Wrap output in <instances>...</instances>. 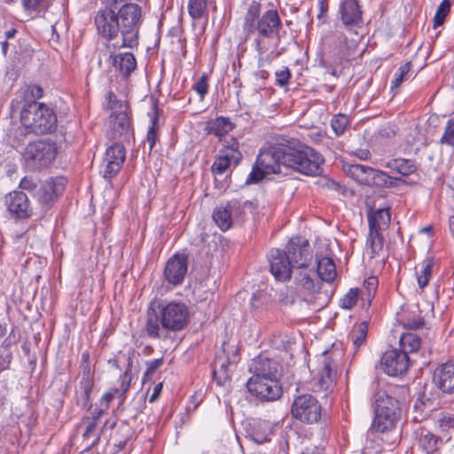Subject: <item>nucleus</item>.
I'll list each match as a JSON object with an SVG mask.
<instances>
[{
	"label": "nucleus",
	"mask_w": 454,
	"mask_h": 454,
	"mask_svg": "<svg viewBox=\"0 0 454 454\" xmlns=\"http://www.w3.org/2000/svg\"><path fill=\"white\" fill-rule=\"evenodd\" d=\"M323 157L313 148L299 144L297 146H269L260 151L255 168L247 177V183H256L265 175L282 174L283 169H294L306 176L321 173Z\"/></svg>",
	"instance_id": "obj_1"
},
{
	"label": "nucleus",
	"mask_w": 454,
	"mask_h": 454,
	"mask_svg": "<svg viewBox=\"0 0 454 454\" xmlns=\"http://www.w3.org/2000/svg\"><path fill=\"white\" fill-rule=\"evenodd\" d=\"M282 27L281 19L276 9H270L261 15V4L257 1L250 3L243 17L242 32L245 41L256 35L254 43L260 67L270 64L272 59L281 55V51H275L267 54L270 48V42L267 41L276 39L278 42L274 45L278 46Z\"/></svg>",
	"instance_id": "obj_2"
},
{
	"label": "nucleus",
	"mask_w": 454,
	"mask_h": 454,
	"mask_svg": "<svg viewBox=\"0 0 454 454\" xmlns=\"http://www.w3.org/2000/svg\"><path fill=\"white\" fill-rule=\"evenodd\" d=\"M152 302L147 309L145 333L152 339H165L166 332H177L184 329L189 321L187 306L180 301L159 303L154 308Z\"/></svg>",
	"instance_id": "obj_3"
},
{
	"label": "nucleus",
	"mask_w": 454,
	"mask_h": 454,
	"mask_svg": "<svg viewBox=\"0 0 454 454\" xmlns=\"http://www.w3.org/2000/svg\"><path fill=\"white\" fill-rule=\"evenodd\" d=\"M20 121L26 129L36 135L51 133L57 127V116L53 110L35 100L23 106Z\"/></svg>",
	"instance_id": "obj_4"
},
{
	"label": "nucleus",
	"mask_w": 454,
	"mask_h": 454,
	"mask_svg": "<svg viewBox=\"0 0 454 454\" xmlns=\"http://www.w3.org/2000/svg\"><path fill=\"white\" fill-rule=\"evenodd\" d=\"M141 12V6L135 3L124 4L115 12L122 36L121 47L132 48L137 43Z\"/></svg>",
	"instance_id": "obj_5"
},
{
	"label": "nucleus",
	"mask_w": 454,
	"mask_h": 454,
	"mask_svg": "<svg viewBox=\"0 0 454 454\" xmlns=\"http://www.w3.org/2000/svg\"><path fill=\"white\" fill-rule=\"evenodd\" d=\"M56 155V144L48 139H40L29 143L23 152V158L31 168H41L49 166Z\"/></svg>",
	"instance_id": "obj_6"
},
{
	"label": "nucleus",
	"mask_w": 454,
	"mask_h": 454,
	"mask_svg": "<svg viewBox=\"0 0 454 454\" xmlns=\"http://www.w3.org/2000/svg\"><path fill=\"white\" fill-rule=\"evenodd\" d=\"M291 412L301 422L314 424L322 417V406L315 396L304 394L294 398Z\"/></svg>",
	"instance_id": "obj_7"
},
{
	"label": "nucleus",
	"mask_w": 454,
	"mask_h": 454,
	"mask_svg": "<svg viewBox=\"0 0 454 454\" xmlns=\"http://www.w3.org/2000/svg\"><path fill=\"white\" fill-rule=\"evenodd\" d=\"M340 360V352L325 351L320 358L318 377L315 388L318 391H329L333 388L337 378V367Z\"/></svg>",
	"instance_id": "obj_8"
},
{
	"label": "nucleus",
	"mask_w": 454,
	"mask_h": 454,
	"mask_svg": "<svg viewBox=\"0 0 454 454\" xmlns=\"http://www.w3.org/2000/svg\"><path fill=\"white\" fill-rule=\"evenodd\" d=\"M106 109L109 110V122L113 129V137H121L127 132L130 122L128 117V106L121 100L117 99L116 95L113 91H108L106 96Z\"/></svg>",
	"instance_id": "obj_9"
},
{
	"label": "nucleus",
	"mask_w": 454,
	"mask_h": 454,
	"mask_svg": "<svg viewBox=\"0 0 454 454\" xmlns=\"http://www.w3.org/2000/svg\"><path fill=\"white\" fill-rule=\"evenodd\" d=\"M247 387L261 401H275L282 395V387L278 378L250 377L247 382Z\"/></svg>",
	"instance_id": "obj_10"
},
{
	"label": "nucleus",
	"mask_w": 454,
	"mask_h": 454,
	"mask_svg": "<svg viewBox=\"0 0 454 454\" xmlns=\"http://www.w3.org/2000/svg\"><path fill=\"white\" fill-rule=\"evenodd\" d=\"M126 159L125 147L119 143H115L106 149L100 172L103 177L110 179L114 176L121 168Z\"/></svg>",
	"instance_id": "obj_11"
},
{
	"label": "nucleus",
	"mask_w": 454,
	"mask_h": 454,
	"mask_svg": "<svg viewBox=\"0 0 454 454\" xmlns=\"http://www.w3.org/2000/svg\"><path fill=\"white\" fill-rule=\"evenodd\" d=\"M67 180L63 176L51 177L45 180L35 192L38 202L43 207H48L56 201L64 192Z\"/></svg>",
	"instance_id": "obj_12"
},
{
	"label": "nucleus",
	"mask_w": 454,
	"mask_h": 454,
	"mask_svg": "<svg viewBox=\"0 0 454 454\" xmlns=\"http://www.w3.org/2000/svg\"><path fill=\"white\" fill-rule=\"evenodd\" d=\"M383 371L390 376L404 373L410 365V359L405 351L391 349L386 351L380 360Z\"/></svg>",
	"instance_id": "obj_13"
},
{
	"label": "nucleus",
	"mask_w": 454,
	"mask_h": 454,
	"mask_svg": "<svg viewBox=\"0 0 454 454\" xmlns=\"http://www.w3.org/2000/svg\"><path fill=\"white\" fill-rule=\"evenodd\" d=\"M98 34L107 40H113L120 32L116 13L112 8L100 9L94 19Z\"/></svg>",
	"instance_id": "obj_14"
},
{
	"label": "nucleus",
	"mask_w": 454,
	"mask_h": 454,
	"mask_svg": "<svg viewBox=\"0 0 454 454\" xmlns=\"http://www.w3.org/2000/svg\"><path fill=\"white\" fill-rule=\"evenodd\" d=\"M286 252L294 268L308 265V262L311 260V252L309 244L307 239L301 237L292 238L287 246Z\"/></svg>",
	"instance_id": "obj_15"
},
{
	"label": "nucleus",
	"mask_w": 454,
	"mask_h": 454,
	"mask_svg": "<svg viewBox=\"0 0 454 454\" xmlns=\"http://www.w3.org/2000/svg\"><path fill=\"white\" fill-rule=\"evenodd\" d=\"M251 208L253 207V203L249 200H246L244 202H239V200H231L227 203L225 206L217 207L213 212V219L216 225L223 231H225L231 227L232 224V215L238 211L240 207Z\"/></svg>",
	"instance_id": "obj_16"
},
{
	"label": "nucleus",
	"mask_w": 454,
	"mask_h": 454,
	"mask_svg": "<svg viewBox=\"0 0 454 454\" xmlns=\"http://www.w3.org/2000/svg\"><path fill=\"white\" fill-rule=\"evenodd\" d=\"M270 271L277 280L286 281L290 279L293 264L285 251L273 248L269 257Z\"/></svg>",
	"instance_id": "obj_17"
},
{
	"label": "nucleus",
	"mask_w": 454,
	"mask_h": 454,
	"mask_svg": "<svg viewBox=\"0 0 454 454\" xmlns=\"http://www.w3.org/2000/svg\"><path fill=\"white\" fill-rule=\"evenodd\" d=\"M294 279L298 288L308 295L320 294L322 282L316 270L309 269L308 265L295 269Z\"/></svg>",
	"instance_id": "obj_18"
},
{
	"label": "nucleus",
	"mask_w": 454,
	"mask_h": 454,
	"mask_svg": "<svg viewBox=\"0 0 454 454\" xmlns=\"http://www.w3.org/2000/svg\"><path fill=\"white\" fill-rule=\"evenodd\" d=\"M339 13L346 28L361 27L363 12L358 0H340Z\"/></svg>",
	"instance_id": "obj_19"
},
{
	"label": "nucleus",
	"mask_w": 454,
	"mask_h": 454,
	"mask_svg": "<svg viewBox=\"0 0 454 454\" xmlns=\"http://www.w3.org/2000/svg\"><path fill=\"white\" fill-rule=\"evenodd\" d=\"M5 205L10 214L19 219L27 218L32 215V207L26 193L14 191L5 196Z\"/></svg>",
	"instance_id": "obj_20"
},
{
	"label": "nucleus",
	"mask_w": 454,
	"mask_h": 454,
	"mask_svg": "<svg viewBox=\"0 0 454 454\" xmlns=\"http://www.w3.org/2000/svg\"><path fill=\"white\" fill-rule=\"evenodd\" d=\"M187 272V256L176 254L170 257L165 266V279L173 286L180 285Z\"/></svg>",
	"instance_id": "obj_21"
},
{
	"label": "nucleus",
	"mask_w": 454,
	"mask_h": 454,
	"mask_svg": "<svg viewBox=\"0 0 454 454\" xmlns=\"http://www.w3.org/2000/svg\"><path fill=\"white\" fill-rule=\"evenodd\" d=\"M278 367L276 360L269 357L266 353H261L250 362L249 372L251 377L278 378Z\"/></svg>",
	"instance_id": "obj_22"
},
{
	"label": "nucleus",
	"mask_w": 454,
	"mask_h": 454,
	"mask_svg": "<svg viewBox=\"0 0 454 454\" xmlns=\"http://www.w3.org/2000/svg\"><path fill=\"white\" fill-rule=\"evenodd\" d=\"M433 380L443 393H454V361L437 367L434 372Z\"/></svg>",
	"instance_id": "obj_23"
},
{
	"label": "nucleus",
	"mask_w": 454,
	"mask_h": 454,
	"mask_svg": "<svg viewBox=\"0 0 454 454\" xmlns=\"http://www.w3.org/2000/svg\"><path fill=\"white\" fill-rule=\"evenodd\" d=\"M133 351H129L126 354H120L119 357L113 361V365L115 368L120 369V362L123 360L127 363L126 369L124 372L120 376L119 378V387L114 388V393L119 395V396L124 400L125 399V394L129 391L131 382V370L133 367Z\"/></svg>",
	"instance_id": "obj_24"
},
{
	"label": "nucleus",
	"mask_w": 454,
	"mask_h": 454,
	"mask_svg": "<svg viewBox=\"0 0 454 454\" xmlns=\"http://www.w3.org/2000/svg\"><path fill=\"white\" fill-rule=\"evenodd\" d=\"M417 445L419 454H439L442 438L434 434L426 428L415 431Z\"/></svg>",
	"instance_id": "obj_25"
},
{
	"label": "nucleus",
	"mask_w": 454,
	"mask_h": 454,
	"mask_svg": "<svg viewBox=\"0 0 454 454\" xmlns=\"http://www.w3.org/2000/svg\"><path fill=\"white\" fill-rule=\"evenodd\" d=\"M396 390V387H394L376 389L372 396L374 409L382 408V410L386 411H402L399 401L394 396Z\"/></svg>",
	"instance_id": "obj_26"
},
{
	"label": "nucleus",
	"mask_w": 454,
	"mask_h": 454,
	"mask_svg": "<svg viewBox=\"0 0 454 454\" xmlns=\"http://www.w3.org/2000/svg\"><path fill=\"white\" fill-rule=\"evenodd\" d=\"M231 367H234V363H231L223 348L222 353L215 356L212 364V374L217 385L224 386L231 380Z\"/></svg>",
	"instance_id": "obj_27"
},
{
	"label": "nucleus",
	"mask_w": 454,
	"mask_h": 454,
	"mask_svg": "<svg viewBox=\"0 0 454 454\" xmlns=\"http://www.w3.org/2000/svg\"><path fill=\"white\" fill-rule=\"evenodd\" d=\"M375 410V418L372 427L380 433L394 429L400 419L402 411H391L381 409Z\"/></svg>",
	"instance_id": "obj_28"
},
{
	"label": "nucleus",
	"mask_w": 454,
	"mask_h": 454,
	"mask_svg": "<svg viewBox=\"0 0 454 454\" xmlns=\"http://www.w3.org/2000/svg\"><path fill=\"white\" fill-rule=\"evenodd\" d=\"M328 44L334 51L338 52L340 58H348L352 55L356 49V43L349 41L347 36L340 32L336 31L331 37L326 38Z\"/></svg>",
	"instance_id": "obj_29"
},
{
	"label": "nucleus",
	"mask_w": 454,
	"mask_h": 454,
	"mask_svg": "<svg viewBox=\"0 0 454 454\" xmlns=\"http://www.w3.org/2000/svg\"><path fill=\"white\" fill-rule=\"evenodd\" d=\"M101 411L98 416L89 419L85 430L82 434L84 450L88 451L96 446L100 441V430L98 429V419Z\"/></svg>",
	"instance_id": "obj_30"
},
{
	"label": "nucleus",
	"mask_w": 454,
	"mask_h": 454,
	"mask_svg": "<svg viewBox=\"0 0 454 454\" xmlns=\"http://www.w3.org/2000/svg\"><path fill=\"white\" fill-rule=\"evenodd\" d=\"M112 64L125 78H128L137 67L135 56L130 52L111 55Z\"/></svg>",
	"instance_id": "obj_31"
},
{
	"label": "nucleus",
	"mask_w": 454,
	"mask_h": 454,
	"mask_svg": "<svg viewBox=\"0 0 454 454\" xmlns=\"http://www.w3.org/2000/svg\"><path fill=\"white\" fill-rule=\"evenodd\" d=\"M250 439L256 443H264L270 441L271 427L268 421L254 420L250 424L248 430Z\"/></svg>",
	"instance_id": "obj_32"
},
{
	"label": "nucleus",
	"mask_w": 454,
	"mask_h": 454,
	"mask_svg": "<svg viewBox=\"0 0 454 454\" xmlns=\"http://www.w3.org/2000/svg\"><path fill=\"white\" fill-rule=\"evenodd\" d=\"M94 387V378H81L75 388L76 403L83 409L90 405V393Z\"/></svg>",
	"instance_id": "obj_33"
},
{
	"label": "nucleus",
	"mask_w": 454,
	"mask_h": 454,
	"mask_svg": "<svg viewBox=\"0 0 454 454\" xmlns=\"http://www.w3.org/2000/svg\"><path fill=\"white\" fill-rule=\"evenodd\" d=\"M233 128L234 125L229 118L220 116L209 120L207 122L205 130L207 132V134H212L215 137H222L231 131Z\"/></svg>",
	"instance_id": "obj_34"
},
{
	"label": "nucleus",
	"mask_w": 454,
	"mask_h": 454,
	"mask_svg": "<svg viewBox=\"0 0 454 454\" xmlns=\"http://www.w3.org/2000/svg\"><path fill=\"white\" fill-rule=\"evenodd\" d=\"M343 169L349 177L364 185L368 184L370 175L373 173L372 168L361 164L346 163L343 166Z\"/></svg>",
	"instance_id": "obj_35"
},
{
	"label": "nucleus",
	"mask_w": 454,
	"mask_h": 454,
	"mask_svg": "<svg viewBox=\"0 0 454 454\" xmlns=\"http://www.w3.org/2000/svg\"><path fill=\"white\" fill-rule=\"evenodd\" d=\"M316 272L318 274L321 282L331 283L337 276L335 264L328 257L317 259V270Z\"/></svg>",
	"instance_id": "obj_36"
},
{
	"label": "nucleus",
	"mask_w": 454,
	"mask_h": 454,
	"mask_svg": "<svg viewBox=\"0 0 454 454\" xmlns=\"http://www.w3.org/2000/svg\"><path fill=\"white\" fill-rule=\"evenodd\" d=\"M369 229L381 231L387 228L390 223V213L387 208L377 209L368 215Z\"/></svg>",
	"instance_id": "obj_37"
},
{
	"label": "nucleus",
	"mask_w": 454,
	"mask_h": 454,
	"mask_svg": "<svg viewBox=\"0 0 454 454\" xmlns=\"http://www.w3.org/2000/svg\"><path fill=\"white\" fill-rule=\"evenodd\" d=\"M386 167L402 176H409L417 170V166L413 160L402 158L389 160Z\"/></svg>",
	"instance_id": "obj_38"
},
{
	"label": "nucleus",
	"mask_w": 454,
	"mask_h": 454,
	"mask_svg": "<svg viewBox=\"0 0 454 454\" xmlns=\"http://www.w3.org/2000/svg\"><path fill=\"white\" fill-rule=\"evenodd\" d=\"M399 342L401 350L405 351L406 355L416 352L421 346V339L413 333H403Z\"/></svg>",
	"instance_id": "obj_39"
},
{
	"label": "nucleus",
	"mask_w": 454,
	"mask_h": 454,
	"mask_svg": "<svg viewBox=\"0 0 454 454\" xmlns=\"http://www.w3.org/2000/svg\"><path fill=\"white\" fill-rule=\"evenodd\" d=\"M366 248L370 250L371 257L380 254L383 249V237L380 231L370 229L367 240Z\"/></svg>",
	"instance_id": "obj_40"
},
{
	"label": "nucleus",
	"mask_w": 454,
	"mask_h": 454,
	"mask_svg": "<svg viewBox=\"0 0 454 454\" xmlns=\"http://www.w3.org/2000/svg\"><path fill=\"white\" fill-rule=\"evenodd\" d=\"M433 265L434 260L427 258L421 264L420 270L416 271L418 285L421 289H424L428 285L432 276Z\"/></svg>",
	"instance_id": "obj_41"
},
{
	"label": "nucleus",
	"mask_w": 454,
	"mask_h": 454,
	"mask_svg": "<svg viewBox=\"0 0 454 454\" xmlns=\"http://www.w3.org/2000/svg\"><path fill=\"white\" fill-rule=\"evenodd\" d=\"M207 0H189L187 10L192 20H200L207 15Z\"/></svg>",
	"instance_id": "obj_42"
},
{
	"label": "nucleus",
	"mask_w": 454,
	"mask_h": 454,
	"mask_svg": "<svg viewBox=\"0 0 454 454\" xmlns=\"http://www.w3.org/2000/svg\"><path fill=\"white\" fill-rule=\"evenodd\" d=\"M223 148L221 153L228 154L233 160V166H237L242 159V153L239 152V143L234 137L225 139Z\"/></svg>",
	"instance_id": "obj_43"
},
{
	"label": "nucleus",
	"mask_w": 454,
	"mask_h": 454,
	"mask_svg": "<svg viewBox=\"0 0 454 454\" xmlns=\"http://www.w3.org/2000/svg\"><path fill=\"white\" fill-rule=\"evenodd\" d=\"M367 330L368 324L364 321L360 323L357 327L354 328L348 334V340L352 342L356 350L364 343L367 335Z\"/></svg>",
	"instance_id": "obj_44"
},
{
	"label": "nucleus",
	"mask_w": 454,
	"mask_h": 454,
	"mask_svg": "<svg viewBox=\"0 0 454 454\" xmlns=\"http://www.w3.org/2000/svg\"><path fill=\"white\" fill-rule=\"evenodd\" d=\"M370 182L367 185L377 187H391L394 185V179L386 172L373 168L370 175Z\"/></svg>",
	"instance_id": "obj_45"
},
{
	"label": "nucleus",
	"mask_w": 454,
	"mask_h": 454,
	"mask_svg": "<svg viewBox=\"0 0 454 454\" xmlns=\"http://www.w3.org/2000/svg\"><path fill=\"white\" fill-rule=\"evenodd\" d=\"M129 436V427L121 423L117 427L116 431L111 434V439L114 445L118 447V450H122L128 442Z\"/></svg>",
	"instance_id": "obj_46"
},
{
	"label": "nucleus",
	"mask_w": 454,
	"mask_h": 454,
	"mask_svg": "<svg viewBox=\"0 0 454 454\" xmlns=\"http://www.w3.org/2000/svg\"><path fill=\"white\" fill-rule=\"evenodd\" d=\"M231 165H233L232 159L228 154L221 153L214 161L211 169L215 175H223Z\"/></svg>",
	"instance_id": "obj_47"
},
{
	"label": "nucleus",
	"mask_w": 454,
	"mask_h": 454,
	"mask_svg": "<svg viewBox=\"0 0 454 454\" xmlns=\"http://www.w3.org/2000/svg\"><path fill=\"white\" fill-rule=\"evenodd\" d=\"M349 124L348 116L342 114L333 115L331 121V127L336 136L342 135Z\"/></svg>",
	"instance_id": "obj_48"
},
{
	"label": "nucleus",
	"mask_w": 454,
	"mask_h": 454,
	"mask_svg": "<svg viewBox=\"0 0 454 454\" xmlns=\"http://www.w3.org/2000/svg\"><path fill=\"white\" fill-rule=\"evenodd\" d=\"M450 1L442 0L437 8L435 15L434 17V28L442 26L445 20L446 16L449 14L450 10Z\"/></svg>",
	"instance_id": "obj_49"
},
{
	"label": "nucleus",
	"mask_w": 454,
	"mask_h": 454,
	"mask_svg": "<svg viewBox=\"0 0 454 454\" xmlns=\"http://www.w3.org/2000/svg\"><path fill=\"white\" fill-rule=\"evenodd\" d=\"M158 129H159V117L156 113L153 114L152 120H151V125L148 129L147 134H146V141L149 145V149L153 150V148L155 145L158 135Z\"/></svg>",
	"instance_id": "obj_50"
},
{
	"label": "nucleus",
	"mask_w": 454,
	"mask_h": 454,
	"mask_svg": "<svg viewBox=\"0 0 454 454\" xmlns=\"http://www.w3.org/2000/svg\"><path fill=\"white\" fill-rule=\"evenodd\" d=\"M357 299H358V289L352 288L340 300V306L343 309H351L356 304Z\"/></svg>",
	"instance_id": "obj_51"
},
{
	"label": "nucleus",
	"mask_w": 454,
	"mask_h": 454,
	"mask_svg": "<svg viewBox=\"0 0 454 454\" xmlns=\"http://www.w3.org/2000/svg\"><path fill=\"white\" fill-rule=\"evenodd\" d=\"M411 67V62H406L404 65L401 66L398 71L395 74V78L392 81L391 89L398 88L402 82H403L405 76L410 72Z\"/></svg>",
	"instance_id": "obj_52"
},
{
	"label": "nucleus",
	"mask_w": 454,
	"mask_h": 454,
	"mask_svg": "<svg viewBox=\"0 0 454 454\" xmlns=\"http://www.w3.org/2000/svg\"><path fill=\"white\" fill-rule=\"evenodd\" d=\"M441 144L454 147V120H449L444 129V133L440 139Z\"/></svg>",
	"instance_id": "obj_53"
},
{
	"label": "nucleus",
	"mask_w": 454,
	"mask_h": 454,
	"mask_svg": "<svg viewBox=\"0 0 454 454\" xmlns=\"http://www.w3.org/2000/svg\"><path fill=\"white\" fill-rule=\"evenodd\" d=\"M378 283V278L374 276L369 277L364 282V288L366 290V296L369 301H371L375 294Z\"/></svg>",
	"instance_id": "obj_54"
},
{
	"label": "nucleus",
	"mask_w": 454,
	"mask_h": 454,
	"mask_svg": "<svg viewBox=\"0 0 454 454\" xmlns=\"http://www.w3.org/2000/svg\"><path fill=\"white\" fill-rule=\"evenodd\" d=\"M192 88L200 95V98L203 99L208 91L207 74H202L200 77V79L194 83Z\"/></svg>",
	"instance_id": "obj_55"
},
{
	"label": "nucleus",
	"mask_w": 454,
	"mask_h": 454,
	"mask_svg": "<svg viewBox=\"0 0 454 454\" xmlns=\"http://www.w3.org/2000/svg\"><path fill=\"white\" fill-rule=\"evenodd\" d=\"M276 84L284 87L289 83L291 73L289 68L284 67L276 72Z\"/></svg>",
	"instance_id": "obj_56"
},
{
	"label": "nucleus",
	"mask_w": 454,
	"mask_h": 454,
	"mask_svg": "<svg viewBox=\"0 0 454 454\" xmlns=\"http://www.w3.org/2000/svg\"><path fill=\"white\" fill-rule=\"evenodd\" d=\"M46 0H21L23 8L28 12H35L45 5Z\"/></svg>",
	"instance_id": "obj_57"
},
{
	"label": "nucleus",
	"mask_w": 454,
	"mask_h": 454,
	"mask_svg": "<svg viewBox=\"0 0 454 454\" xmlns=\"http://www.w3.org/2000/svg\"><path fill=\"white\" fill-rule=\"evenodd\" d=\"M425 325V320L422 317H407L403 321V326L407 329H419Z\"/></svg>",
	"instance_id": "obj_58"
},
{
	"label": "nucleus",
	"mask_w": 454,
	"mask_h": 454,
	"mask_svg": "<svg viewBox=\"0 0 454 454\" xmlns=\"http://www.w3.org/2000/svg\"><path fill=\"white\" fill-rule=\"evenodd\" d=\"M163 358H157L146 362V371L144 378L153 374L163 364Z\"/></svg>",
	"instance_id": "obj_59"
},
{
	"label": "nucleus",
	"mask_w": 454,
	"mask_h": 454,
	"mask_svg": "<svg viewBox=\"0 0 454 454\" xmlns=\"http://www.w3.org/2000/svg\"><path fill=\"white\" fill-rule=\"evenodd\" d=\"M81 378H94V369L90 363L81 364Z\"/></svg>",
	"instance_id": "obj_60"
},
{
	"label": "nucleus",
	"mask_w": 454,
	"mask_h": 454,
	"mask_svg": "<svg viewBox=\"0 0 454 454\" xmlns=\"http://www.w3.org/2000/svg\"><path fill=\"white\" fill-rule=\"evenodd\" d=\"M117 394L114 393V389H111L109 392H106L103 395V396L101 397L100 399V404L102 407H104L105 409H108L109 407V403H111V401L114 399V397Z\"/></svg>",
	"instance_id": "obj_61"
},
{
	"label": "nucleus",
	"mask_w": 454,
	"mask_h": 454,
	"mask_svg": "<svg viewBox=\"0 0 454 454\" xmlns=\"http://www.w3.org/2000/svg\"><path fill=\"white\" fill-rule=\"evenodd\" d=\"M20 187L23 190L32 191L36 187V184L32 178L25 176L21 179Z\"/></svg>",
	"instance_id": "obj_62"
},
{
	"label": "nucleus",
	"mask_w": 454,
	"mask_h": 454,
	"mask_svg": "<svg viewBox=\"0 0 454 454\" xmlns=\"http://www.w3.org/2000/svg\"><path fill=\"white\" fill-rule=\"evenodd\" d=\"M27 92L35 99H39L43 96V89L38 85H31L27 89Z\"/></svg>",
	"instance_id": "obj_63"
},
{
	"label": "nucleus",
	"mask_w": 454,
	"mask_h": 454,
	"mask_svg": "<svg viewBox=\"0 0 454 454\" xmlns=\"http://www.w3.org/2000/svg\"><path fill=\"white\" fill-rule=\"evenodd\" d=\"M439 421L442 427H454V417L443 416Z\"/></svg>",
	"instance_id": "obj_64"
}]
</instances>
